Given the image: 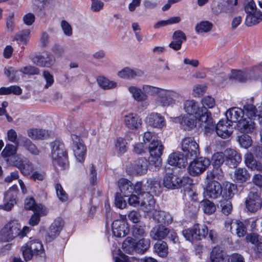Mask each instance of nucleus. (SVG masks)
<instances>
[{
  "label": "nucleus",
  "mask_w": 262,
  "mask_h": 262,
  "mask_svg": "<svg viewBox=\"0 0 262 262\" xmlns=\"http://www.w3.org/2000/svg\"><path fill=\"white\" fill-rule=\"evenodd\" d=\"M30 228L21 225L16 221H12L5 225L0 231V240L4 242L12 241L17 237L22 238L29 232Z\"/></svg>",
  "instance_id": "nucleus-1"
},
{
  "label": "nucleus",
  "mask_w": 262,
  "mask_h": 262,
  "mask_svg": "<svg viewBox=\"0 0 262 262\" xmlns=\"http://www.w3.org/2000/svg\"><path fill=\"white\" fill-rule=\"evenodd\" d=\"M52 163L57 169L63 170L69 165L67 150L62 142L55 141L51 143Z\"/></svg>",
  "instance_id": "nucleus-2"
},
{
  "label": "nucleus",
  "mask_w": 262,
  "mask_h": 262,
  "mask_svg": "<svg viewBox=\"0 0 262 262\" xmlns=\"http://www.w3.org/2000/svg\"><path fill=\"white\" fill-rule=\"evenodd\" d=\"M23 256L26 261L32 259L34 255L42 254L44 249L39 239L30 238V240L21 247Z\"/></svg>",
  "instance_id": "nucleus-3"
},
{
  "label": "nucleus",
  "mask_w": 262,
  "mask_h": 262,
  "mask_svg": "<svg viewBox=\"0 0 262 262\" xmlns=\"http://www.w3.org/2000/svg\"><path fill=\"white\" fill-rule=\"evenodd\" d=\"M164 146L162 142L158 139H153L148 146L150 154L149 162L156 169H159L162 165L161 155L163 154Z\"/></svg>",
  "instance_id": "nucleus-4"
},
{
  "label": "nucleus",
  "mask_w": 262,
  "mask_h": 262,
  "mask_svg": "<svg viewBox=\"0 0 262 262\" xmlns=\"http://www.w3.org/2000/svg\"><path fill=\"white\" fill-rule=\"evenodd\" d=\"M181 149L187 158L194 159L200 154L199 144L193 137L184 138L181 142Z\"/></svg>",
  "instance_id": "nucleus-5"
},
{
  "label": "nucleus",
  "mask_w": 262,
  "mask_h": 262,
  "mask_svg": "<svg viewBox=\"0 0 262 262\" xmlns=\"http://www.w3.org/2000/svg\"><path fill=\"white\" fill-rule=\"evenodd\" d=\"M259 67H254L252 70L247 72H242L241 71L232 72L230 79H235V80L245 82L249 81H252L257 79L259 75Z\"/></svg>",
  "instance_id": "nucleus-6"
},
{
  "label": "nucleus",
  "mask_w": 262,
  "mask_h": 262,
  "mask_svg": "<svg viewBox=\"0 0 262 262\" xmlns=\"http://www.w3.org/2000/svg\"><path fill=\"white\" fill-rule=\"evenodd\" d=\"M71 139L73 141L72 148L74 156L77 161L83 162L86 153V148L79 136L72 134Z\"/></svg>",
  "instance_id": "nucleus-7"
},
{
  "label": "nucleus",
  "mask_w": 262,
  "mask_h": 262,
  "mask_svg": "<svg viewBox=\"0 0 262 262\" xmlns=\"http://www.w3.org/2000/svg\"><path fill=\"white\" fill-rule=\"evenodd\" d=\"M210 165L209 159L200 157L190 163L188 167L189 173L191 176H196L204 171Z\"/></svg>",
  "instance_id": "nucleus-8"
},
{
  "label": "nucleus",
  "mask_w": 262,
  "mask_h": 262,
  "mask_svg": "<svg viewBox=\"0 0 262 262\" xmlns=\"http://www.w3.org/2000/svg\"><path fill=\"white\" fill-rule=\"evenodd\" d=\"M201 127L203 128L206 133L214 130V124L211 116V113L206 108H201L200 114L196 115Z\"/></svg>",
  "instance_id": "nucleus-9"
},
{
  "label": "nucleus",
  "mask_w": 262,
  "mask_h": 262,
  "mask_svg": "<svg viewBox=\"0 0 262 262\" xmlns=\"http://www.w3.org/2000/svg\"><path fill=\"white\" fill-rule=\"evenodd\" d=\"M246 207L251 212H254L261 207L262 199L260 192L250 191L245 200Z\"/></svg>",
  "instance_id": "nucleus-10"
},
{
  "label": "nucleus",
  "mask_w": 262,
  "mask_h": 262,
  "mask_svg": "<svg viewBox=\"0 0 262 262\" xmlns=\"http://www.w3.org/2000/svg\"><path fill=\"white\" fill-rule=\"evenodd\" d=\"M149 163L146 159L139 158L127 167V171L133 175H142L147 172Z\"/></svg>",
  "instance_id": "nucleus-11"
},
{
  "label": "nucleus",
  "mask_w": 262,
  "mask_h": 262,
  "mask_svg": "<svg viewBox=\"0 0 262 262\" xmlns=\"http://www.w3.org/2000/svg\"><path fill=\"white\" fill-rule=\"evenodd\" d=\"M186 179H182L172 173L166 174L163 179L164 186L168 189L178 188L185 185Z\"/></svg>",
  "instance_id": "nucleus-12"
},
{
  "label": "nucleus",
  "mask_w": 262,
  "mask_h": 262,
  "mask_svg": "<svg viewBox=\"0 0 262 262\" xmlns=\"http://www.w3.org/2000/svg\"><path fill=\"white\" fill-rule=\"evenodd\" d=\"M17 186L11 187L4 194V204L0 205V209L6 211L10 210L16 203Z\"/></svg>",
  "instance_id": "nucleus-13"
},
{
  "label": "nucleus",
  "mask_w": 262,
  "mask_h": 262,
  "mask_svg": "<svg viewBox=\"0 0 262 262\" xmlns=\"http://www.w3.org/2000/svg\"><path fill=\"white\" fill-rule=\"evenodd\" d=\"M216 134L222 138L229 137L233 133L232 124L227 120H220L216 126H214V130Z\"/></svg>",
  "instance_id": "nucleus-14"
},
{
  "label": "nucleus",
  "mask_w": 262,
  "mask_h": 262,
  "mask_svg": "<svg viewBox=\"0 0 262 262\" xmlns=\"http://www.w3.org/2000/svg\"><path fill=\"white\" fill-rule=\"evenodd\" d=\"M112 230L114 235L118 237H124L129 231L126 222L123 220H116L112 223Z\"/></svg>",
  "instance_id": "nucleus-15"
},
{
  "label": "nucleus",
  "mask_w": 262,
  "mask_h": 262,
  "mask_svg": "<svg viewBox=\"0 0 262 262\" xmlns=\"http://www.w3.org/2000/svg\"><path fill=\"white\" fill-rule=\"evenodd\" d=\"M63 225L64 222L61 219H55L49 227L46 240L48 242H51L59 234Z\"/></svg>",
  "instance_id": "nucleus-16"
},
{
  "label": "nucleus",
  "mask_w": 262,
  "mask_h": 262,
  "mask_svg": "<svg viewBox=\"0 0 262 262\" xmlns=\"http://www.w3.org/2000/svg\"><path fill=\"white\" fill-rule=\"evenodd\" d=\"M222 187L220 183L216 181H211L208 183L206 187V194L211 199H216L222 195Z\"/></svg>",
  "instance_id": "nucleus-17"
},
{
  "label": "nucleus",
  "mask_w": 262,
  "mask_h": 262,
  "mask_svg": "<svg viewBox=\"0 0 262 262\" xmlns=\"http://www.w3.org/2000/svg\"><path fill=\"white\" fill-rule=\"evenodd\" d=\"M128 91L135 101L138 102H143V106L145 107L148 105L147 102L148 96L144 93L143 89L136 86L131 85L128 88Z\"/></svg>",
  "instance_id": "nucleus-18"
},
{
  "label": "nucleus",
  "mask_w": 262,
  "mask_h": 262,
  "mask_svg": "<svg viewBox=\"0 0 262 262\" xmlns=\"http://www.w3.org/2000/svg\"><path fill=\"white\" fill-rule=\"evenodd\" d=\"M225 156L226 164L230 167H236L242 160L241 155L233 149H227Z\"/></svg>",
  "instance_id": "nucleus-19"
},
{
  "label": "nucleus",
  "mask_w": 262,
  "mask_h": 262,
  "mask_svg": "<svg viewBox=\"0 0 262 262\" xmlns=\"http://www.w3.org/2000/svg\"><path fill=\"white\" fill-rule=\"evenodd\" d=\"M239 130L244 134L255 133L256 127L254 122L250 118H244L237 123Z\"/></svg>",
  "instance_id": "nucleus-20"
},
{
  "label": "nucleus",
  "mask_w": 262,
  "mask_h": 262,
  "mask_svg": "<svg viewBox=\"0 0 262 262\" xmlns=\"http://www.w3.org/2000/svg\"><path fill=\"white\" fill-rule=\"evenodd\" d=\"M187 158L184 157L180 152H176L171 154L168 158V163L172 165L178 166L180 168L185 167L187 164Z\"/></svg>",
  "instance_id": "nucleus-21"
},
{
  "label": "nucleus",
  "mask_w": 262,
  "mask_h": 262,
  "mask_svg": "<svg viewBox=\"0 0 262 262\" xmlns=\"http://www.w3.org/2000/svg\"><path fill=\"white\" fill-rule=\"evenodd\" d=\"M14 164L25 176L29 175L33 169L32 163L25 158H20L18 157L14 161Z\"/></svg>",
  "instance_id": "nucleus-22"
},
{
  "label": "nucleus",
  "mask_w": 262,
  "mask_h": 262,
  "mask_svg": "<svg viewBox=\"0 0 262 262\" xmlns=\"http://www.w3.org/2000/svg\"><path fill=\"white\" fill-rule=\"evenodd\" d=\"M172 38L173 40L169 44V47L174 51L179 50L182 43L187 39L185 34L179 30L173 32Z\"/></svg>",
  "instance_id": "nucleus-23"
},
{
  "label": "nucleus",
  "mask_w": 262,
  "mask_h": 262,
  "mask_svg": "<svg viewBox=\"0 0 262 262\" xmlns=\"http://www.w3.org/2000/svg\"><path fill=\"white\" fill-rule=\"evenodd\" d=\"M117 75L120 78L131 79L142 76L144 75V72L138 69H131L126 67L118 72Z\"/></svg>",
  "instance_id": "nucleus-24"
},
{
  "label": "nucleus",
  "mask_w": 262,
  "mask_h": 262,
  "mask_svg": "<svg viewBox=\"0 0 262 262\" xmlns=\"http://www.w3.org/2000/svg\"><path fill=\"white\" fill-rule=\"evenodd\" d=\"M227 120L230 123L232 122H237L242 120L244 116L243 110L237 107H232L228 110L226 113Z\"/></svg>",
  "instance_id": "nucleus-25"
},
{
  "label": "nucleus",
  "mask_w": 262,
  "mask_h": 262,
  "mask_svg": "<svg viewBox=\"0 0 262 262\" xmlns=\"http://www.w3.org/2000/svg\"><path fill=\"white\" fill-rule=\"evenodd\" d=\"M155 201L153 196L149 192H144L141 194V206L145 212L154 209Z\"/></svg>",
  "instance_id": "nucleus-26"
},
{
  "label": "nucleus",
  "mask_w": 262,
  "mask_h": 262,
  "mask_svg": "<svg viewBox=\"0 0 262 262\" xmlns=\"http://www.w3.org/2000/svg\"><path fill=\"white\" fill-rule=\"evenodd\" d=\"M124 123L127 128L135 129L141 126L142 121L137 114L129 113L124 116Z\"/></svg>",
  "instance_id": "nucleus-27"
},
{
  "label": "nucleus",
  "mask_w": 262,
  "mask_h": 262,
  "mask_svg": "<svg viewBox=\"0 0 262 262\" xmlns=\"http://www.w3.org/2000/svg\"><path fill=\"white\" fill-rule=\"evenodd\" d=\"M147 121L149 125L153 127L161 128L165 125L164 117L157 113H152L148 115Z\"/></svg>",
  "instance_id": "nucleus-28"
},
{
  "label": "nucleus",
  "mask_w": 262,
  "mask_h": 262,
  "mask_svg": "<svg viewBox=\"0 0 262 262\" xmlns=\"http://www.w3.org/2000/svg\"><path fill=\"white\" fill-rule=\"evenodd\" d=\"M244 159L246 165L249 169L259 172L262 171V163L255 160L252 153L248 152L245 154Z\"/></svg>",
  "instance_id": "nucleus-29"
},
{
  "label": "nucleus",
  "mask_w": 262,
  "mask_h": 262,
  "mask_svg": "<svg viewBox=\"0 0 262 262\" xmlns=\"http://www.w3.org/2000/svg\"><path fill=\"white\" fill-rule=\"evenodd\" d=\"M33 62L40 67H49L53 65L55 60L53 55L47 53L45 55L36 56L33 58Z\"/></svg>",
  "instance_id": "nucleus-30"
},
{
  "label": "nucleus",
  "mask_w": 262,
  "mask_h": 262,
  "mask_svg": "<svg viewBox=\"0 0 262 262\" xmlns=\"http://www.w3.org/2000/svg\"><path fill=\"white\" fill-rule=\"evenodd\" d=\"M25 208L26 210H32L33 211L40 212L43 214H47V210L41 204H36L33 198H26L25 201Z\"/></svg>",
  "instance_id": "nucleus-31"
},
{
  "label": "nucleus",
  "mask_w": 262,
  "mask_h": 262,
  "mask_svg": "<svg viewBox=\"0 0 262 262\" xmlns=\"http://www.w3.org/2000/svg\"><path fill=\"white\" fill-rule=\"evenodd\" d=\"M169 232L168 228L163 226H155L150 232V237L154 240H161L164 238Z\"/></svg>",
  "instance_id": "nucleus-32"
},
{
  "label": "nucleus",
  "mask_w": 262,
  "mask_h": 262,
  "mask_svg": "<svg viewBox=\"0 0 262 262\" xmlns=\"http://www.w3.org/2000/svg\"><path fill=\"white\" fill-rule=\"evenodd\" d=\"M153 216L154 220L158 223L162 225H168L172 223V217L171 215L168 213L164 211H157L155 210Z\"/></svg>",
  "instance_id": "nucleus-33"
},
{
  "label": "nucleus",
  "mask_w": 262,
  "mask_h": 262,
  "mask_svg": "<svg viewBox=\"0 0 262 262\" xmlns=\"http://www.w3.org/2000/svg\"><path fill=\"white\" fill-rule=\"evenodd\" d=\"M183 110L188 115L200 114L201 108H199L196 101L193 100H185L183 104Z\"/></svg>",
  "instance_id": "nucleus-34"
},
{
  "label": "nucleus",
  "mask_w": 262,
  "mask_h": 262,
  "mask_svg": "<svg viewBox=\"0 0 262 262\" xmlns=\"http://www.w3.org/2000/svg\"><path fill=\"white\" fill-rule=\"evenodd\" d=\"M120 190L124 196H128L133 192V186L131 182L125 179H121L118 182Z\"/></svg>",
  "instance_id": "nucleus-35"
},
{
  "label": "nucleus",
  "mask_w": 262,
  "mask_h": 262,
  "mask_svg": "<svg viewBox=\"0 0 262 262\" xmlns=\"http://www.w3.org/2000/svg\"><path fill=\"white\" fill-rule=\"evenodd\" d=\"M146 185L149 187L150 192L156 195H159L162 190L161 185L160 181L157 178H152L149 179L146 182Z\"/></svg>",
  "instance_id": "nucleus-36"
},
{
  "label": "nucleus",
  "mask_w": 262,
  "mask_h": 262,
  "mask_svg": "<svg viewBox=\"0 0 262 262\" xmlns=\"http://www.w3.org/2000/svg\"><path fill=\"white\" fill-rule=\"evenodd\" d=\"M210 257L212 262H225V253L222 247L215 246L212 249Z\"/></svg>",
  "instance_id": "nucleus-37"
},
{
  "label": "nucleus",
  "mask_w": 262,
  "mask_h": 262,
  "mask_svg": "<svg viewBox=\"0 0 262 262\" xmlns=\"http://www.w3.org/2000/svg\"><path fill=\"white\" fill-rule=\"evenodd\" d=\"M194 117L191 115H189L186 117H184L182 118L180 117H177L174 118L175 122H179L182 127L185 129H189V128H192L195 124V120Z\"/></svg>",
  "instance_id": "nucleus-38"
},
{
  "label": "nucleus",
  "mask_w": 262,
  "mask_h": 262,
  "mask_svg": "<svg viewBox=\"0 0 262 262\" xmlns=\"http://www.w3.org/2000/svg\"><path fill=\"white\" fill-rule=\"evenodd\" d=\"M30 36V30L24 29L17 32L14 36L13 40L19 44L27 45L29 41Z\"/></svg>",
  "instance_id": "nucleus-39"
},
{
  "label": "nucleus",
  "mask_w": 262,
  "mask_h": 262,
  "mask_svg": "<svg viewBox=\"0 0 262 262\" xmlns=\"http://www.w3.org/2000/svg\"><path fill=\"white\" fill-rule=\"evenodd\" d=\"M250 174L244 168H238L234 172V180L237 183H243L249 179Z\"/></svg>",
  "instance_id": "nucleus-40"
},
{
  "label": "nucleus",
  "mask_w": 262,
  "mask_h": 262,
  "mask_svg": "<svg viewBox=\"0 0 262 262\" xmlns=\"http://www.w3.org/2000/svg\"><path fill=\"white\" fill-rule=\"evenodd\" d=\"M155 252L160 257H166L168 253V248L166 242L162 241L157 242L154 245Z\"/></svg>",
  "instance_id": "nucleus-41"
},
{
  "label": "nucleus",
  "mask_w": 262,
  "mask_h": 262,
  "mask_svg": "<svg viewBox=\"0 0 262 262\" xmlns=\"http://www.w3.org/2000/svg\"><path fill=\"white\" fill-rule=\"evenodd\" d=\"M28 136L32 139H40L48 136V132L42 129L32 128L27 131Z\"/></svg>",
  "instance_id": "nucleus-42"
},
{
  "label": "nucleus",
  "mask_w": 262,
  "mask_h": 262,
  "mask_svg": "<svg viewBox=\"0 0 262 262\" xmlns=\"http://www.w3.org/2000/svg\"><path fill=\"white\" fill-rule=\"evenodd\" d=\"M194 230L195 240H201L206 237L208 233L207 227L205 225L195 224Z\"/></svg>",
  "instance_id": "nucleus-43"
},
{
  "label": "nucleus",
  "mask_w": 262,
  "mask_h": 262,
  "mask_svg": "<svg viewBox=\"0 0 262 262\" xmlns=\"http://www.w3.org/2000/svg\"><path fill=\"white\" fill-rule=\"evenodd\" d=\"M150 241L148 238H142L136 243V251L138 253H144L150 247Z\"/></svg>",
  "instance_id": "nucleus-44"
},
{
  "label": "nucleus",
  "mask_w": 262,
  "mask_h": 262,
  "mask_svg": "<svg viewBox=\"0 0 262 262\" xmlns=\"http://www.w3.org/2000/svg\"><path fill=\"white\" fill-rule=\"evenodd\" d=\"M21 143L23 147L25 148L30 154L34 155H38L39 150L37 149L34 144L27 138L24 137L21 139Z\"/></svg>",
  "instance_id": "nucleus-45"
},
{
  "label": "nucleus",
  "mask_w": 262,
  "mask_h": 262,
  "mask_svg": "<svg viewBox=\"0 0 262 262\" xmlns=\"http://www.w3.org/2000/svg\"><path fill=\"white\" fill-rule=\"evenodd\" d=\"M200 205L205 214H211L216 210V206L214 203L205 199L200 202Z\"/></svg>",
  "instance_id": "nucleus-46"
},
{
  "label": "nucleus",
  "mask_w": 262,
  "mask_h": 262,
  "mask_svg": "<svg viewBox=\"0 0 262 262\" xmlns=\"http://www.w3.org/2000/svg\"><path fill=\"white\" fill-rule=\"evenodd\" d=\"M236 186L232 183H228L226 184L224 188L222 191V196L225 200H228L231 199L234 193Z\"/></svg>",
  "instance_id": "nucleus-47"
},
{
  "label": "nucleus",
  "mask_w": 262,
  "mask_h": 262,
  "mask_svg": "<svg viewBox=\"0 0 262 262\" xmlns=\"http://www.w3.org/2000/svg\"><path fill=\"white\" fill-rule=\"evenodd\" d=\"M122 249L125 252L131 254L136 251V243L133 238L127 237L122 243Z\"/></svg>",
  "instance_id": "nucleus-48"
},
{
  "label": "nucleus",
  "mask_w": 262,
  "mask_h": 262,
  "mask_svg": "<svg viewBox=\"0 0 262 262\" xmlns=\"http://www.w3.org/2000/svg\"><path fill=\"white\" fill-rule=\"evenodd\" d=\"M212 27V24L208 21H202L198 24L195 30L198 33H206L210 31Z\"/></svg>",
  "instance_id": "nucleus-49"
},
{
  "label": "nucleus",
  "mask_w": 262,
  "mask_h": 262,
  "mask_svg": "<svg viewBox=\"0 0 262 262\" xmlns=\"http://www.w3.org/2000/svg\"><path fill=\"white\" fill-rule=\"evenodd\" d=\"M225 154L222 152H217L213 154L212 157V164L214 167L219 168L226 161L225 160Z\"/></svg>",
  "instance_id": "nucleus-50"
},
{
  "label": "nucleus",
  "mask_w": 262,
  "mask_h": 262,
  "mask_svg": "<svg viewBox=\"0 0 262 262\" xmlns=\"http://www.w3.org/2000/svg\"><path fill=\"white\" fill-rule=\"evenodd\" d=\"M235 233L239 237H243L247 233V229L245 225L239 221H235L233 225Z\"/></svg>",
  "instance_id": "nucleus-51"
},
{
  "label": "nucleus",
  "mask_w": 262,
  "mask_h": 262,
  "mask_svg": "<svg viewBox=\"0 0 262 262\" xmlns=\"http://www.w3.org/2000/svg\"><path fill=\"white\" fill-rule=\"evenodd\" d=\"M98 84L104 89H110L115 88L117 86V83L114 81H111L104 77H99L97 79Z\"/></svg>",
  "instance_id": "nucleus-52"
},
{
  "label": "nucleus",
  "mask_w": 262,
  "mask_h": 262,
  "mask_svg": "<svg viewBox=\"0 0 262 262\" xmlns=\"http://www.w3.org/2000/svg\"><path fill=\"white\" fill-rule=\"evenodd\" d=\"M163 91H165L164 89H162L159 94V97L158 101L160 105L162 106H167L173 104V101L169 98L168 97L163 94Z\"/></svg>",
  "instance_id": "nucleus-53"
},
{
  "label": "nucleus",
  "mask_w": 262,
  "mask_h": 262,
  "mask_svg": "<svg viewBox=\"0 0 262 262\" xmlns=\"http://www.w3.org/2000/svg\"><path fill=\"white\" fill-rule=\"evenodd\" d=\"M132 235L135 238L144 237L146 235V232L144 229V226L139 225H135L132 228Z\"/></svg>",
  "instance_id": "nucleus-54"
},
{
  "label": "nucleus",
  "mask_w": 262,
  "mask_h": 262,
  "mask_svg": "<svg viewBox=\"0 0 262 262\" xmlns=\"http://www.w3.org/2000/svg\"><path fill=\"white\" fill-rule=\"evenodd\" d=\"M238 141L240 145L245 148H248L251 146L252 144L251 138L247 135H243L239 136Z\"/></svg>",
  "instance_id": "nucleus-55"
},
{
  "label": "nucleus",
  "mask_w": 262,
  "mask_h": 262,
  "mask_svg": "<svg viewBox=\"0 0 262 262\" xmlns=\"http://www.w3.org/2000/svg\"><path fill=\"white\" fill-rule=\"evenodd\" d=\"M17 147L12 144H7L3 150L2 155L4 157H8L15 154Z\"/></svg>",
  "instance_id": "nucleus-56"
},
{
  "label": "nucleus",
  "mask_w": 262,
  "mask_h": 262,
  "mask_svg": "<svg viewBox=\"0 0 262 262\" xmlns=\"http://www.w3.org/2000/svg\"><path fill=\"white\" fill-rule=\"evenodd\" d=\"M55 189L56 191V194L58 198L61 202H65L68 200V195L63 189L61 185L59 184H56L55 185Z\"/></svg>",
  "instance_id": "nucleus-57"
},
{
  "label": "nucleus",
  "mask_w": 262,
  "mask_h": 262,
  "mask_svg": "<svg viewBox=\"0 0 262 262\" xmlns=\"http://www.w3.org/2000/svg\"><path fill=\"white\" fill-rule=\"evenodd\" d=\"M42 76L46 81V84L44 85L43 88L45 89H47L52 86L54 82L53 76L49 72L46 70L43 71Z\"/></svg>",
  "instance_id": "nucleus-58"
},
{
  "label": "nucleus",
  "mask_w": 262,
  "mask_h": 262,
  "mask_svg": "<svg viewBox=\"0 0 262 262\" xmlns=\"http://www.w3.org/2000/svg\"><path fill=\"white\" fill-rule=\"evenodd\" d=\"M142 89L144 93H145L147 95V94L154 95L156 94L159 95L162 89L145 84L142 86Z\"/></svg>",
  "instance_id": "nucleus-59"
},
{
  "label": "nucleus",
  "mask_w": 262,
  "mask_h": 262,
  "mask_svg": "<svg viewBox=\"0 0 262 262\" xmlns=\"http://www.w3.org/2000/svg\"><path fill=\"white\" fill-rule=\"evenodd\" d=\"M60 26L63 34L68 36H71L73 34V29L70 24L66 20H63L60 23Z\"/></svg>",
  "instance_id": "nucleus-60"
},
{
  "label": "nucleus",
  "mask_w": 262,
  "mask_h": 262,
  "mask_svg": "<svg viewBox=\"0 0 262 262\" xmlns=\"http://www.w3.org/2000/svg\"><path fill=\"white\" fill-rule=\"evenodd\" d=\"M20 71L24 74L31 75H38L39 73L38 68L31 66L24 67L20 69Z\"/></svg>",
  "instance_id": "nucleus-61"
},
{
  "label": "nucleus",
  "mask_w": 262,
  "mask_h": 262,
  "mask_svg": "<svg viewBox=\"0 0 262 262\" xmlns=\"http://www.w3.org/2000/svg\"><path fill=\"white\" fill-rule=\"evenodd\" d=\"M222 212L225 215L229 214L232 210V206L231 202L225 200L221 203Z\"/></svg>",
  "instance_id": "nucleus-62"
},
{
  "label": "nucleus",
  "mask_w": 262,
  "mask_h": 262,
  "mask_svg": "<svg viewBox=\"0 0 262 262\" xmlns=\"http://www.w3.org/2000/svg\"><path fill=\"white\" fill-rule=\"evenodd\" d=\"M202 104L203 106L202 108H212L215 105V100L214 98L210 96H205L202 98L201 100Z\"/></svg>",
  "instance_id": "nucleus-63"
},
{
  "label": "nucleus",
  "mask_w": 262,
  "mask_h": 262,
  "mask_svg": "<svg viewBox=\"0 0 262 262\" xmlns=\"http://www.w3.org/2000/svg\"><path fill=\"white\" fill-rule=\"evenodd\" d=\"M258 19L255 13L247 14L245 19V25L248 27L258 24Z\"/></svg>",
  "instance_id": "nucleus-64"
}]
</instances>
